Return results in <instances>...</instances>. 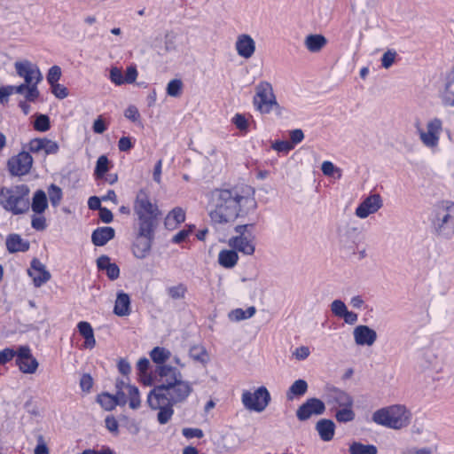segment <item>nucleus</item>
<instances>
[{"label": "nucleus", "mask_w": 454, "mask_h": 454, "mask_svg": "<svg viewBox=\"0 0 454 454\" xmlns=\"http://www.w3.org/2000/svg\"><path fill=\"white\" fill-rule=\"evenodd\" d=\"M411 414L404 405L395 404L377 410L372 420L378 425L399 430L411 423Z\"/></svg>", "instance_id": "6"}, {"label": "nucleus", "mask_w": 454, "mask_h": 454, "mask_svg": "<svg viewBox=\"0 0 454 454\" xmlns=\"http://www.w3.org/2000/svg\"><path fill=\"white\" fill-rule=\"evenodd\" d=\"M401 454H433V450L431 448L424 447V448H416V447H408L402 450Z\"/></svg>", "instance_id": "59"}, {"label": "nucleus", "mask_w": 454, "mask_h": 454, "mask_svg": "<svg viewBox=\"0 0 454 454\" xmlns=\"http://www.w3.org/2000/svg\"><path fill=\"white\" fill-rule=\"evenodd\" d=\"M51 92L54 94V96L58 98L63 99L68 96L67 89L59 84L55 83L54 85H51Z\"/></svg>", "instance_id": "57"}, {"label": "nucleus", "mask_w": 454, "mask_h": 454, "mask_svg": "<svg viewBox=\"0 0 454 454\" xmlns=\"http://www.w3.org/2000/svg\"><path fill=\"white\" fill-rule=\"evenodd\" d=\"M15 93L14 91V86L8 85V86H3L0 88V103L4 105L8 102V98L12 94Z\"/></svg>", "instance_id": "56"}, {"label": "nucleus", "mask_w": 454, "mask_h": 454, "mask_svg": "<svg viewBox=\"0 0 454 454\" xmlns=\"http://www.w3.org/2000/svg\"><path fill=\"white\" fill-rule=\"evenodd\" d=\"M316 430L317 431L322 441L329 442L333 438L335 424L331 419H322L317 422Z\"/></svg>", "instance_id": "23"}, {"label": "nucleus", "mask_w": 454, "mask_h": 454, "mask_svg": "<svg viewBox=\"0 0 454 454\" xmlns=\"http://www.w3.org/2000/svg\"><path fill=\"white\" fill-rule=\"evenodd\" d=\"M47 192L49 195V200L51 201V204L53 207H58L60 204L62 198H63V192H62L61 188L54 184H51L48 187Z\"/></svg>", "instance_id": "39"}, {"label": "nucleus", "mask_w": 454, "mask_h": 454, "mask_svg": "<svg viewBox=\"0 0 454 454\" xmlns=\"http://www.w3.org/2000/svg\"><path fill=\"white\" fill-rule=\"evenodd\" d=\"M98 268L100 270H105L107 277L111 280H115L119 278L120 269L115 263L110 262V258L107 255H101L97 260Z\"/></svg>", "instance_id": "25"}, {"label": "nucleus", "mask_w": 454, "mask_h": 454, "mask_svg": "<svg viewBox=\"0 0 454 454\" xmlns=\"http://www.w3.org/2000/svg\"><path fill=\"white\" fill-rule=\"evenodd\" d=\"M127 398L129 400V406L132 410H137L141 406V399L139 390L135 386H127Z\"/></svg>", "instance_id": "34"}, {"label": "nucleus", "mask_w": 454, "mask_h": 454, "mask_svg": "<svg viewBox=\"0 0 454 454\" xmlns=\"http://www.w3.org/2000/svg\"><path fill=\"white\" fill-rule=\"evenodd\" d=\"M183 82L179 79L171 80L167 86V94L170 97H178L181 94Z\"/></svg>", "instance_id": "44"}, {"label": "nucleus", "mask_w": 454, "mask_h": 454, "mask_svg": "<svg viewBox=\"0 0 454 454\" xmlns=\"http://www.w3.org/2000/svg\"><path fill=\"white\" fill-rule=\"evenodd\" d=\"M190 356L197 362L206 364L208 361V355L206 348L202 346H192L189 350Z\"/></svg>", "instance_id": "37"}, {"label": "nucleus", "mask_w": 454, "mask_h": 454, "mask_svg": "<svg viewBox=\"0 0 454 454\" xmlns=\"http://www.w3.org/2000/svg\"><path fill=\"white\" fill-rule=\"evenodd\" d=\"M270 402V395L265 387H258L254 393L244 391L242 403L250 411H263Z\"/></svg>", "instance_id": "9"}, {"label": "nucleus", "mask_w": 454, "mask_h": 454, "mask_svg": "<svg viewBox=\"0 0 454 454\" xmlns=\"http://www.w3.org/2000/svg\"><path fill=\"white\" fill-rule=\"evenodd\" d=\"M28 150L34 153L43 151V138L32 139L28 144Z\"/></svg>", "instance_id": "61"}, {"label": "nucleus", "mask_w": 454, "mask_h": 454, "mask_svg": "<svg viewBox=\"0 0 454 454\" xmlns=\"http://www.w3.org/2000/svg\"><path fill=\"white\" fill-rule=\"evenodd\" d=\"M442 103L446 106H454V92L449 90V85L446 87L445 90L442 95Z\"/></svg>", "instance_id": "63"}, {"label": "nucleus", "mask_w": 454, "mask_h": 454, "mask_svg": "<svg viewBox=\"0 0 454 454\" xmlns=\"http://www.w3.org/2000/svg\"><path fill=\"white\" fill-rule=\"evenodd\" d=\"M397 53L395 50H387L381 58V66L388 69L395 61Z\"/></svg>", "instance_id": "45"}, {"label": "nucleus", "mask_w": 454, "mask_h": 454, "mask_svg": "<svg viewBox=\"0 0 454 454\" xmlns=\"http://www.w3.org/2000/svg\"><path fill=\"white\" fill-rule=\"evenodd\" d=\"M37 84L34 82L33 84L28 85L26 90V100L34 102L40 95L39 90L37 89Z\"/></svg>", "instance_id": "53"}, {"label": "nucleus", "mask_w": 454, "mask_h": 454, "mask_svg": "<svg viewBox=\"0 0 454 454\" xmlns=\"http://www.w3.org/2000/svg\"><path fill=\"white\" fill-rule=\"evenodd\" d=\"M339 243L346 254H355L360 232L357 228L345 226L339 229Z\"/></svg>", "instance_id": "13"}, {"label": "nucleus", "mask_w": 454, "mask_h": 454, "mask_svg": "<svg viewBox=\"0 0 454 454\" xmlns=\"http://www.w3.org/2000/svg\"><path fill=\"white\" fill-rule=\"evenodd\" d=\"M326 403L332 405V410H337L345 406H353L352 397L339 388H331L326 394Z\"/></svg>", "instance_id": "17"}, {"label": "nucleus", "mask_w": 454, "mask_h": 454, "mask_svg": "<svg viewBox=\"0 0 454 454\" xmlns=\"http://www.w3.org/2000/svg\"><path fill=\"white\" fill-rule=\"evenodd\" d=\"M321 170L326 176H333L335 173H338V177H340L341 176L340 169L335 167L333 162L328 160L322 163Z\"/></svg>", "instance_id": "47"}, {"label": "nucleus", "mask_w": 454, "mask_h": 454, "mask_svg": "<svg viewBox=\"0 0 454 454\" xmlns=\"http://www.w3.org/2000/svg\"><path fill=\"white\" fill-rule=\"evenodd\" d=\"M110 81L117 86L124 84L123 74L121 68L113 67L109 73Z\"/></svg>", "instance_id": "46"}, {"label": "nucleus", "mask_w": 454, "mask_h": 454, "mask_svg": "<svg viewBox=\"0 0 454 454\" xmlns=\"http://www.w3.org/2000/svg\"><path fill=\"white\" fill-rule=\"evenodd\" d=\"M166 292L169 298L180 300L184 298L187 287L184 284L179 283L176 286L167 287Z\"/></svg>", "instance_id": "38"}, {"label": "nucleus", "mask_w": 454, "mask_h": 454, "mask_svg": "<svg viewBox=\"0 0 454 454\" xmlns=\"http://www.w3.org/2000/svg\"><path fill=\"white\" fill-rule=\"evenodd\" d=\"M150 356L158 368L159 366L166 365L165 363L170 358L171 353L165 348L155 347L150 352Z\"/></svg>", "instance_id": "31"}, {"label": "nucleus", "mask_w": 454, "mask_h": 454, "mask_svg": "<svg viewBox=\"0 0 454 454\" xmlns=\"http://www.w3.org/2000/svg\"><path fill=\"white\" fill-rule=\"evenodd\" d=\"M114 234L115 231L112 227H99L92 232L91 240L95 246L102 247L114 239Z\"/></svg>", "instance_id": "24"}, {"label": "nucleus", "mask_w": 454, "mask_h": 454, "mask_svg": "<svg viewBox=\"0 0 454 454\" xmlns=\"http://www.w3.org/2000/svg\"><path fill=\"white\" fill-rule=\"evenodd\" d=\"M208 208L214 223L224 224L233 222L255 211L254 190L248 185L215 189L210 192Z\"/></svg>", "instance_id": "2"}, {"label": "nucleus", "mask_w": 454, "mask_h": 454, "mask_svg": "<svg viewBox=\"0 0 454 454\" xmlns=\"http://www.w3.org/2000/svg\"><path fill=\"white\" fill-rule=\"evenodd\" d=\"M153 236V232L149 236H145L140 233L138 230V237L133 244V254L137 258H145L151 249V239Z\"/></svg>", "instance_id": "21"}, {"label": "nucleus", "mask_w": 454, "mask_h": 454, "mask_svg": "<svg viewBox=\"0 0 454 454\" xmlns=\"http://www.w3.org/2000/svg\"><path fill=\"white\" fill-rule=\"evenodd\" d=\"M355 341L359 346H372L377 340V333L367 325H360L353 331Z\"/></svg>", "instance_id": "19"}, {"label": "nucleus", "mask_w": 454, "mask_h": 454, "mask_svg": "<svg viewBox=\"0 0 454 454\" xmlns=\"http://www.w3.org/2000/svg\"><path fill=\"white\" fill-rule=\"evenodd\" d=\"M235 48L240 57L249 59L255 51V42L249 35L242 34L238 36Z\"/></svg>", "instance_id": "20"}, {"label": "nucleus", "mask_w": 454, "mask_h": 454, "mask_svg": "<svg viewBox=\"0 0 454 454\" xmlns=\"http://www.w3.org/2000/svg\"><path fill=\"white\" fill-rule=\"evenodd\" d=\"M331 310L333 312V315H335L336 317H342V315L347 312L348 309H347V306L346 304L340 301V300H334L332 303H331Z\"/></svg>", "instance_id": "49"}, {"label": "nucleus", "mask_w": 454, "mask_h": 454, "mask_svg": "<svg viewBox=\"0 0 454 454\" xmlns=\"http://www.w3.org/2000/svg\"><path fill=\"white\" fill-rule=\"evenodd\" d=\"M308 390V384L304 380H295L289 387L286 396L287 399L292 400L293 395L301 396Z\"/></svg>", "instance_id": "33"}, {"label": "nucleus", "mask_w": 454, "mask_h": 454, "mask_svg": "<svg viewBox=\"0 0 454 454\" xmlns=\"http://www.w3.org/2000/svg\"><path fill=\"white\" fill-rule=\"evenodd\" d=\"M29 188L25 184L0 188V205L13 215L26 213L29 209Z\"/></svg>", "instance_id": "5"}, {"label": "nucleus", "mask_w": 454, "mask_h": 454, "mask_svg": "<svg viewBox=\"0 0 454 454\" xmlns=\"http://www.w3.org/2000/svg\"><path fill=\"white\" fill-rule=\"evenodd\" d=\"M61 76V69L59 66H53L51 67L47 74V81L50 83V85H54L55 83H58V81L60 79Z\"/></svg>", "instance_id": "48"}, {"label": "nucleus", "mask_w": 454, "mask_h": 454, "mask_svg": "<svg viewBox=\"0 0 454 454\" xmlns=\"http://www.w3.org/2000/svg\"><path fill=\"white\" fill-rule=\"evenodd\" d=\"M383 206V200L380 194L374 193L366 197L356 208L355 215L361 219L376 213Z\"/></svg>", "instance_id": "16"}, {"label": "nucleus", "mask_w": 454, "mask_h": 454, "mask_svg": "<svg viewBox=\"0 0 454 454\" xmlns=\"http://www.w3.org/2000/svg\"><path fill=\"white\" fill-rule=\"evenodd\" d=\"M48 207V200L45 192L37 190L32 198L31 208L35 215L43 214Z\"/></svg>", "instance_id": "27"}, {"label": "nucleus", "mask_w": 454, "mask_h": 454, "mask_svg": "<svg viewBox=\"0 0 454 454\" xmlns=\"http://www.w3.org/2000/svg\"><path fill=\"white\" fill-rule=\"evenodd\" d=\"M134 211L138 216L139 231L142 235L149 236L154 232L160 212L156 204H153L148 193L140 190L134 204Z\"/></svg>", "instance_id": "3"}, {"label": "nucleus", "mask_w": 454, "mask_h": 454, "mask_svg": "<svg viewBox=\"0 0 454 454\" xmlns=\"http://www.w3.org/2000/svg\"><path fill=\"white\" fill-rule=\"evenodd\" d=\"M326 43L327 40L322 35H309L304 40V45L310 52H318Z\"/></svg>", "instance_id": "29"}, {"label": "nucleus", "mask_w": 454, "mask_h": 454, "mask_svg": "<svg viewBox=\"0 0 454 454\" xmlns=\"http://www.w3.org/2000/svg\"><path fill=\"white\" fill-rule=\"evenodd\" d=\"M272 148L278 152H285L288 153L292 149H294V145L289 141H276L272 145Z\"/></svg>", "instance_id": "62"}, {"label": "nucleus", "mask_w": 454, "mask_h": 454, "mask_svg": "<svg viewBox=\"0 0 454 454\" xmlns=\"http://www.w3.org/2000/svg\"><path fill=\"white\" fill-rule=\"evenodd\" d=\"M138 73L136 66H129L126 69L125 76H123L124 83H134L137 78Z\"/></svg>", "instance_id": "51"}, {"label": "nucleus", "mask_w": 454, "mask_h": 454, "mask_svg": "<svg viewBox=\"0 0 454 454\" xmlns=\"http://www.w3.org/2000/svg\"><path fill=\"white\" fill-rule=\"evenodd\" d=\"M98 402L106 411H112L117 405L114 395L108 393L98 395Z\"/></svg>", "instance_id": "41"}, {"label": "nucleus", "mask_w": 454, "mask_h": 454, "mask_svg": "<svg viewBox=\"0 0 454 454\" xmlns=\"http://www.w3.org/2000/svg\"><path fill=\"white\" fill-rule=\"evenodd\" d=\"M325 411V403L316 397L309 398L296 411V417L300 421H306L313 416H319Z\"/></svg>", "instance_id": "11"}, {"label": "nucleus", "mask_w": 454, "mask_h": 454, "mask_svg": "<svg viewBox=\"0 0 454 454\" xmlns=\"http://www.w3.org/2000/svg\"><path fill=\"white\" fill-rule=\"evenodd\" d=\"M310 355V350H309V348L307 347V346H301L299 348H297L294 352H293V356L297 359V360H305L306 358L309 357V356Z\"/></svg>", "instance_id": "60"}, {"label": "nucleus", "mask_w": 454, "mask_h": 454, "mask_svg": "<svg viewBox=\"0 0 454 454\" xmlns=\"http://www.w3.org/2000/svg\"><path fill=\"white\" fill-rule=\"evenodd\" d=\"M335 418L340 423H347L355 419V412L352 406H345L336 410Z\"/></svg>", "instance_id": "40"}, {"label": "nucleus", "mask_w": 454, "mask_h": 454, "mask_svg": "<svg viewBox=\"0 0 454 454\" xmlns=\"http://www.w3.org/2000/svg\"><path fill=\"white\" fill-rule=\"evenodd\" d=\"M6 247L10 253L26 252L29 249V243L18 234H11L6 239Z\"/></svg>", "instance_id": "26"}, {"label": "nucleus", "mask_w": 454, "mask_h": 454, "mask_svg": "<svg viewBox=\"0 0 454 454\" xmlns=\"http://www.w3.org/2000/svg\"><path fill=\"white\" fill-rule=\"evenodd\" d=\"M124 116L133 122H137L140 119L138 109L135 106H129L124 112Z\"/></svg>", "instance_id": "58"}, {"label": "nucleus", "mask_w": 454, "mask_h": 454, "mask_svg": "<svg viewBox=\"0 0 454 454\" xmlns=\"http://www.w3.org/2000/svg\"><path fill=\"white\" fill-rule=\"evenodd\" d=\"M16 364L23 373L32 374L38 368L37 360L32 356L27 346H20L17 351Z\"/></svg>", "instance_id": "15"}, {"label": "nucleus", "mask_w": 454, "mask_h": 454, "mask_svg": "<svg viewBox=\"0 0 454 454\" xmlns=\"http://www.w3.org/2000/svg\"><path fill=\"white\" fill-rule=\"evenodd\" d=\"M350 454H377V447L372 444H363L354 442L349 446Z\"/></svg>", "instance_id": "35"}, {"label": "nucleus", "mask_w": 454, "mask_h": 454, "mask_svg": "<svg viewBox=\"0 0 454 454\" xmlns=\"http://www.w3.org/2000/svg\"><path fill=\"white\" fill-rule=\"evenodd\" d=\"M34 128L37 131L44 132L50 129V118L45 114H38L34 122Z\"/></svg>", "instance_id": "43"}, {"label": "nucleus", "mask_w": 454, "mask_h": 454, "mask_svg": "<svg viewBox=\"0 0 454 454\" xmlns=\"http://www.w3.org/2000/svg\"><path fill=\"white\" fill-rule=\"evenodd\" d=\"M59 151V145L52 140L43 138V152L45 154H56Z\"/></svg>", "instance_id": "54"}, {"label": "nucleus", "mask_w": 454, "mask_h": 454, "mask_svg": "<svg viewBox=\"0 0 454 454\" xmlns=\"http://www.w3.org/2000/svg\"><path fill=\"white\" fill-rule=\"evenodd\" d=\"M232 122L235 126L243 132H247L248 129V121L244 114H236L232 118Z\"/></svg>", "instance_id": "50"}, {"label": "nucleus", "mask_w": 454, "mask_h": 454, "mask_svg": "<svg viewBox=\"0 0 454 454\" xmlns=\"http://www.w3.org/2000/svg\"><path fill=\"white\" fill-rule=\"evenodd\" d=\"M431 224L435 235L449 239L454 235V202L442 200L432 212Z\"/></svg>", "instance_id": "4"}, {"label": "nucleus", "mask_w": 454, "mask_h": 454, "mask_svg": "<svg viewBox=\"0 0 454 454\" xmlns=\"http://www.w3.org/2000/svg\"><path fill=\"white\" fill-rule=\"evenodd\" d=\"M31 226L36 231H44L47 227L46 219L43 215H34L31 220Z\"/></svg>", "instance_id": "52"}, {"label": "nucleus", "mask_w": 454, "mask_h": 454, "mask_svg": "<svg viewBox=\"0 0 454 454\" xmlns=\"http://www.w3.org/2000/svg\"><path fill=\"white\" fill-rule=\"evenodd\" d=\"M256 312L254 306L247 308L246 310L242 309H236L229 313V318L231 321H240L252 317Z\"/></svg>", "instance_id": "36"}, {"label": "nucleus", "mask_w": 454, "mask_h": 454, "mask_svg": "<svg viewBox=\"0 0 454 454\" xmlns=\"http://www.w3.org/2000/svg\"><path fill=\"white\" fill-rule=\"evenodd\" d=\"M27 273L33 278L34 285L36 287L42 286L51 279V273L46 270L45 265L36 258L32 260Z\"/></svg>", "instance_id": "18"}, {"label": "nucleus", "mask_w": 454, "mask_h": 454, "mask_svg": "<svg viewBox=\"0 0 454 454\" xmlns=\"http://www.w3.org/2000/svg\"><path fill=\"white\" fill-rule=\"evenodd\" d=\"M239 260L238 253L232 248L231 250H222L218 255V262L224 268H233Z\"/></svg>", "instance_id": "30"}, {"label": "nucleus", "mask_w": 454, "mask_h": 454, "mask_svg": "<svg viewBox=\"0 0 454 454\" xmlns=\"http://www.w3.org/2000/svg\"><path fill=\"white\" fill-rule=\"evenodd\" d=\"M37 442L38 443L35 449V454H49V449L43 441V435H38Z\"/></svg>", "instance_id": "64"}, {"label": "nucleus", "mask_w": 454, "mask_h": 454, "mask_svg": "<svg viewBox=\"0 0 454 454\" xmlns=\"http://www.w3.org/2000/svg\"><path fill=\"white\" fill-rule=\"evenodd\" d=\"M159 385L155 386L147 395L148 406L158 411L157 421L165 425L174 415L173 406L184 403L192 393V384L183 379L181 372L171 365L156 368Z\"/></svg>", "instance_id": "1"}, {"label": "nucleus", "mask_w": 454, "mask_h": 454, "mask_svg": "<svg viewBox=\"0 0 454 454\" xmlns=\"http://www.w3.org/2000/svg\"><path fill=\"white\" fill-rule=\"evenodd\" d=\"M442 130V121L438 118L430 120L426 126V129L418 128V133L422 144L430 149L438 146L440 135Z\"/></svg>", "instance_id": "10"}, {"label": "nucleus", "mask_w": 454, "mask_h": 454, "mask_svg": "<svg viewBox=\"0 0 454 454\" xmlns=\"http://www.w3.org/2000/svg\"><path fill=\"white\" fill-rule=\"evenodd\" d=\"M80 334L84 338V347L86 348H93L96 345L94 332L90 323L82 321L77 325Z\"/></svg>", "instance_id": "28"}, {"label": "nucleus", "mask_w": 454, "mask_h": 454, "mask_svg": "<svg viewBox=\"0 0 454 454\" xmlns=\"http://www.w3.org/2000/svg\"><path fill=\"white\" fill-rule=\"evenodd\" d=\"M17 356V351L12 348H6L0 351V364H4L11 361L14 356Z\"/></svg>", "instance_id": "55"}, {"label": "nucleus", "mask_w": 454, "mask_h": 454, "mask_svg": "<svg viewBox=\"0 0 454 454\" xmlns=\"http://www.w3.org/2000/svg\"><path fill=\"white\" fill-rule=\"evenodd\" d=\"M33 164V158L27 152H20L8 160L7 166L12 176H24L29 173Z\"/></svg>", "instance_id": "12"}, {"label": "nucleus", "mask_w": 454, "mask_h": 454, "mask_svg": "<svg viewBox=\"0 0 454 454\" xmlns=\"http://www.w3.org/2000/svg\"><path fill=\"white\" fill-rule=\"evenodd\" d=\"M109 160L106 155H101L96 164L95 176L97 178H102L108 170Z\"/></svg>", "instance_id": "42"}, {"label": "nucleus", "mask_w": 454, "mask_h": 454, "mask_svg": "<svg viewBox=\"0 0 454 454\" xmlns=\"http://www.w3.org/2000/svg\"><path fill=\"white\" fill-rule=\"evenodd\" d=\"M19 76L24 78L25 83L30 85L39 83L43 80V74L37 66L28 60L16 62L14 64Z\"/></svg>", "instance_id": "14"}, {"label": "nucleus", "mask_w": 454, "mask_h": 454, "mask_svg": "<svg viewBox=\"0 0 454 454\" xmlns=\"http://www.w3.org/2000/svg\"><path fill=\"white\" fill-rule=\"evenodd\" d=\"M254 223L240 224L234 228L237 236L229 239V246L236 252H240L246 255H252L255 251L254 239L253 233Z\"/></svg>", "instance_id": "7"}, {"label": "nucleus", "mask_w": 454, "mask_h": 454, "mask_svg": "<svg viewBox=\"0 0 454 454\" xmlns=\"http://www.w3.org/2000/svg\"><path fill=\"white\" fill-rule=\"evenodd\" d=\"M185 220V212L181 207L173 208L168 215L165 224L167 226H176Z\"/></svg>", "instance_id": "32"}, {"label": "nucleus", "mask_w": 454, "mask_h": 454, "mask_svg": "<svg viewBox=\"0 0 454 454\" xmlns=\"http://www.w3.org/2000/svg\"><path fill=\"white\" fill-rule=\"evenodd\" d=\"M130 297L128 294L120 291L117 293L114 313L119 317L129 316L131 312Z\"/></svg>", "instance_id": "22"}, {"label": "nucleus", "mask_w": 454, "mask_h": 454, "mask_svg": "<svg viewBox=\"0 0 454 454\" xmlns=\"http://www.w3.org/2000/svg\"><path fill=\"white\" fill-rule=\"evenodd\" d=\"M254 105L261 114H269L277 105L276 97L272 86L268 82H261L255 88Z\"/></svg>", "instance_id": "8"}]
</instances>
